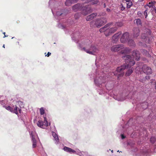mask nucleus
<instances>
[{
    "label": "nucleus",
    "mask_w": 156,
    "mask_h": 156,
    "mask_svg": "<svg viewBox=\"0 0 156 156\" xmlns=\"http://www.w3.org/2000/svg\"><path fill=\"white\" fill-rule=\"evenodd\" d=\"M81 152L82 151H81L80 150H77L76 151H75V152H74V153H75L76 154H77L80 156V155H81Z\"/></svg>",
    "instance_id": "37998d69"
},
{
    "label": "nucleus",
    "mask_w": 156,
    "mask_h": 156,
    "mask_svg": "<svg viewBox=\"0 0 156 156\" xmlns=\"http://www.w3.org/2000/svg\"><path fill=\"white\" fill-rule=\"evenodd\" d=\"M121 138L122 139H123L126 138V136L124 135L123 134H121Z\"/></svg>",
    "instance_id": "de8ad7c7"
},
{
    "label": "nucleus",
    "mask_w": 156,
    "mask_h": 156,
    "mask_svg": "<svg viewBox=\"0 0 156 156\" xmlns=\"http://www.w3.org/2000/svg\"><path fill=\"white\" fill-rule=\"evenodd\" d=\"M126 1V2H131V0H125Z\"/></svg>",
    "instance_id": "6e6d98bb"
},
{
    "label": "nucleus",
    "mask_w": 156,
    "mask_h": 156,
    "mask_svg": "<svg viewBox=\"0 0 156 156\" xmlns=\"http://www.w3.org/2000/svg\"><path fill=\"white\" fill-rule=\"evenodd\" d=\"M21 120L23 121V122L24 123H25V122H24V119H23V118H22L21 119Z\"/></svg>",
    "instance_id": "bf43d9fd"
},
{
    "label": "nucleus",
    "mask_w": 156,
    "mask_h": 156,
    "mask_svg": "<svg viewBox=\"0 0 156 156\" xmlns=\"http://www.w3.org/2000/svg\"><path fill=\"white\" fill-rule=\"evenodd\" d=\"M150 150L149 149H144L142 152L143 156H149Z\"/></svg>",
    "instance_id": "bb28decb"
},
{
    "label": "nucleus",
    "mask_w": 156,
    "mask_h": 156,
    "mask_svg": "<svg viewBox=\"0 0 156 156\" xmlns=\"http://www.w3.org/2000/svg\"><path fill=\"white\" fill-rule=\"evenodd\" d=\"M128 44L130 46L134 47L135 46L136 44L134 41L132 39H129L127 41Z\"/></svg>",
    "instance_id": "c756f323"
},
{
    "label": "nucleus",
    "mask_w": 156,
    "mask_h": 156,
    "mask_svg": "<svg viewBox=\"0 0 156 156\" xmlns=\"http://www.w3.org/2000/svg\"><path fill=\"white\" fill-rule=\"evenodd\" d=\"M103 7L104 8H105L106 7V5L105 3H104L103 4Z\"/></svg>",
    "instance_id": "4d7b16f0"
},
{
    "label": "nucleus",
    "mask_w": 156,
    "mask_h": 156,
    "mask_svg": "<svg viewBox=\"0 0 156 156\" xmlns=\"http://www.w3.org/2000/svg\"><path fill=\"white\" fill-rule=\"evenodd\" d=\"M133 36L134 38H136L140 35V30L138 27H134L133 29Z\"/></svg>",
    "instance_id": "6ab92c4d"
},
{
    "label": "nucleus",
    "mask_w": 156,
    "mask_h": 156,
    "mask_svg": "<svg viewBox=\"0 0 156 156\" xmlns=\"http://www.w3.org/2000/svg\"><path fill=\"white\" fill-rule=\"evenodd\" d=\"M80 156H88V153L86 151H82Z\"/></svg>",
    "instance_id": "a19ab883"
},
{
    "label": "nucleus",
    "mask_w": 156,
    "mask_h": 156,
    "mask_svg": "<svg viewBox=\"0 0 156 156\" xmlns=\"http://www.w3.org/2000/svg\"><path fill=\"white\" fill-rule=\"evenodd\" d=\"M109 26V24H107L104 27L101 28L99 30L100 32H103L106 31H108V30L110 27Z\"/></svg>",
    "instance_id": "cd10ccee"
},
{
    "label": "nucleus",
    "mask_w": 156,
    "mask_h": 156,
    "mask_svg": "<svg viewBox=\"0 0 156 156\" xmlns=\"http://www.w3.org/2000/svg\"><path fill=\"white\" fill-rule=\"evenodd\" d=\"M147 5H145V8H146V10H147H147H148V8H147Z\"/></svg>",
    "instance_id": "052dcab7"
},
{
    "label": "nucleus",
    "mask_w": 156,
    "mask_h": 156,
    "mask_svg": "<svg viewBox=\"0 0 156 156\" xmlns=\"http://www.w3.org/2000/svg\"><path fill=\"white\" fill-rule=\"evenodd\" d=\"M137 15L138 17H140L141 19L144 18V15H143V12L141 11H139L137 12Z\"/></svg>",
    "instance_id": "f704fd0d"
},
{
    "label": "nucleus",
    "mask_w": 156,
    "mask_h": 156,
    "mask_svg": "<svg viewBox=\"0 0 156 156\" xmlns=\"http://www.w3.org/2000/svg\"><path fill=\"white\" fill-rule=\"evenodd\" d=\"M15 106H16L17 107V112L19 111L20 113H21V108H23L24 106L23 103L20 101L17 102Z\"/></svg>",
    "instance_id": "dca6fc26"
},
{
    "label": "nucleus",
    "mask_w": 156,
    "mask_h": 156,
    "mask_svg": "<svg viewBox=\"0 0 156 156\" xmlns=\"http://www.w3.org/2000/svg\"><path fill=\"white\" fill-rule=\"evenodd\" d=\"M116 25L118 26L119 27H121L122 25V23L121 22L117 23H116Z\"/></svg>",
    "instance_id": "49530a36"
},
{
    "label": "nucleus",
    "mask_w": 156,
    "mask_h": 156,
    "mask_svg": "<svg viewBox=\"0 0 156 156\" xmlns=\"http://www.w3.org/2000/svg\"><path fill=\"white\" fill-rule=\"evenodd\" d=\"M44 121L39 120L37 123V125L39 127L42 129H46L47 127L50 125V123H48L46 115H44Z\"/></svg>",
    "instance_id": "1a4fd4ad"
},
{
    "label": "nucleus",
    "mask_w": 156,
    "mask_h": 156,
    "mask_svg": "<svg viewBox=\"0 0 156 156\" xmlns=\"http://www.w3.org/2000/svg\"><path fill=\"white\" fill-rule=\"evenodd\" d=\"M104 55L103 54L101 55L98 58H97L95 61V64L96 66H97V63L101 62V60L104 59Z\"/></svg>",
    "instance_id": "c85d7f7f"
},
{
    "label": "nucleus",
    "mask_w": 156,
    "mask_h": 156,
    "mask_svg": "<svg viewBox=\"0 0 156 156\" xmlns=\"http://www.w3.org/2000/svg\"><path fill=\"white\" fill-rule=\"evenodd\" d=\"M89 76H90V79H92L94 78L95 76H96V73L95 74L94 72H92L89 74Z\"/></svg>",
    "instance_id": "4c0bfd02"
},
{
    "label": "nucleus",
    "mask_w": 156,
    "mask_h": 156,
    "mask_svg": "<svg viewBox=\"0 0 156 156\" xmlns=\"http://www.w3.org/2000/svg\"><path fill=\"white\" fill-rule=\"evenodd\" d=\"M63 150L69 153L70 154L74 153L75 152V151L72 148L64 146Z\"/></svg>",
    "instance_id": "393cba45"
},
{
    "label": "nucleus",
    "mask_w": 156,
    "mask_h": 156,
    "mask_svg": "<svg viewBox=\"0 0 156 156\" xmlns=\"http://www.w3.org/2000/svg\"><path fill=\"white\" fill-rule=\"evenodd\" d=\"M141 117H138L136 119L135 118L130 119L128 122L122 128L125 132L126 131L129 134H131V136L133 138L137 135L141 136L142 135L140 132L142 130L140 128V125L139 122H137Z\"/></svg>",
    "instance_id": "7ed1b4c3"
},
{
    "label": "nucleus",
    "mask_w": 156,
    "mask_h": 156,
    "mask_svg": "<svg viewBox=\"0 0 156 156\" xmlns=\"http://www.w3.org/2000/svg\"><path fill=\"white\" fill-rule=\"evenodd\" d=\"M40 113L41 115H44L45 112V108L43 107H42L40 109Z\"/></svg>",
    "instance_id": "e433bc0d"
},
{
    "label": "nucleus",
    "mask_w": 156,
    "mask_h": 156,
    "mask_svg": "<svg viewBox=\"0 0 156 156\" xmlns=\"http://www.w3.org/2000/svg\"><path fill=\"white\" fill-rule=\"evenodd\" d=\"M111 151L112 153H113V150H112Z\"/></svg>",
    "instance_id": "69168bd1"
},
{
    "label": "nucleus",
    "mask_w": 156,
    "mask_h": 156,
    "mask_svg": "<svg viewBox=\"0 0 156 156\" xmlns=\"http://www.w3.org/2000/svg\"><path fill=\"white\" fill-rule=\"evenodd\" d=\"M145 78H146V79L147 80H149L150 79V76H146L145 77Z\"/></svg>",
    "instance_id": "8fccbe9b"
},
{
    "label": "nucleus",
    "mask_w": 156,
    "mask_h": 156,
    "mask_svg": "<svg viewBox=\"0 0 156 156\" xmlns=\"http://www.w3.org/2000/svg\"><path fill=\"white\" fill-rule=\"evenodd\" d=\"M63 2L61 1L50 0L49 2V7L53 15L59 20L68 13L66 10L63 9Z\"/></svg>",
    "instance_id": "20e7f679"
},
{
    "label": "nucleus",
    "mask_w": 156,
    "mask_h": 156,
    "mask_svg": "<svg viewBox=\"0 0 156 156\" xmlns=\"http://www.w3.org/2000/svg\"><path fill=\"white\" fill-rule=\"evenodd\" d=\"M141 52L144 55H147V56L149 55L148 54V51H147L146 50H145V49H141Z\"/></svg>",
    "instance_id": "58836bf2"
},
{
    "label": "nucleus",
    "mask_w": 156,
    "mask_h": 156,
    "mask_svg": "<svg viewBox=\"0 0 156 156\" xmlns=\"http://www.w3.org/2000/svg\"><path fill=\"white\" fill-rule=\"evenodd\" d=\"M122 58L125 60V63L120 66L118 67L116 71L114 72L108 73V78L112 77L113 79H114L115 78V76H116L118 79L120 77L124 75V73L123 72L124 70L128 68L129 69L126 73V75L129 76L132 73L133 71V69L131 67L135 64V61L130 55H123Z\"/></svg>",
    "instance_id": "f03ea898"
},
{
    "label": "nucleus",
    "mask_w": 156,
    "mask_h": 156,
    "mask_svg": "<svg viewBox=\"0 0 156 156\" xmlns=\"http://www.w3.org/2000/svg\"><path fill=\"white\" fill-rule=\"evenodd\" d=\"M51 54V53H50V52H48L47 53V54L45 55V56H46L48 57Z\"/></svg>",
    "instance_id": "09e8293b"
},
{
    "label": "nucleus",
    "mask_w": 156,
    "mask_h": 156,
    "mask_svg": "<svg viewBox=\"0 0 156 156\" xmlns=\"http://www.w3.org/2000/svg\"><path fill=\"white\" fill-rule=\"evenodd\" d=\"M126 7L127 8H129L131 7V6L133 5L132 2H128L126 3Z\"/></svg>",
    "instance_id": "ea45409f"
},
{
    "label": "nucleus",
    "mask_w": 156,
    "mask_h": 156,
    "mask_svg": "<svg viewBox=\"0 0 156 156\" xmlns=\"http://www.w3.org/2000/svg\"><path fill=\"white\" fill-rule=\"evenodd\" d=\"M132 55L136 60L139 61L140 58V54L139 52L136 50L133 51Z\"/></svg>",
    "instance_id": "2eb2a0df"
},
{
    "label": "nucleus",
    "mask_w": 156,
    "mask_h": 156,
    "mask_svg": "<svg viewBox=\"0 0 156 156\" xmlns=\"http://www.w3.org/2000/svg\"><path fill=\"white\" fill-rule=\"evenodd\" d=\"M125 8L124 7L122 4H121L120 5V9L121 11H124L125 9Z\"/></svg>",
    "instance_id": "a18cd8bd"
},
{
    "label": "nucleus",
    "mask_w": 156,
    "mask_h": 156,
    "mask_svg": "<svg viewBox=\"0 0 156 156\" xmlns=\"http://www.w3.org/2000/svg\"><path fill=\"white\" fill-rule=\"evenodd\" d=\"M155 89L156 90V82H155Z\"/></svg>",
    "instance_id": "0e129e2a"
},
{
    "label": "nucleus",
    "mask_w": 156,
    "mask_h": 156,
    "mask_svg": "<svg viewBox=\"0 0 156 156\" xmlns=\"http://www.w3.org/2000/svg\"><path fill=\"white\" fill-rule=\"evenodd\" d=\"M77 0H66L65 2V4L66 6H69L72 3H74Z\"/></svg>",
    "instance_id": "2f4dec72"
},
{
    "label": "nucleus",
    "mask_w": 156,
    "mask_h": 156,
    "mask_svg": "<svg viewBox=\"0 0 156 156\" xmlns=\"http://www.w3.org/2000/svg\"><path fill=\"white\" fill-rule=\"evenodd\" d=\"M4 98L3 96H0V103L3 106V107L10 112L18 115L17 106H11L6 105L7 101L3 99Z\"/></svg>",
    "instance_id": "0eeeda50"
},
{
    "label": "nucleus",
    "mask_w": 156,
    "mask_h": 156,
    "mask_svg": "<svg viewBox=\"0 0 156 156\" xmlns=\"http://www.w3.org/2000/svg\"><path fill=\"white\" fill-rule=\"evenodd\" d=\"M117 152H122V151H119V150H118L117 151Z\"/></svg>",
    "instance_id": "774afa93"
},
{
    "label": "nucleus",
    "mask_w": 156,
    "mask_h": 156,
    "mask_svg": "<svg viewBox=\"0 0 156 156\" xmlns=\"http://www.w3.org/2000/svg\"><path fill=\"white\" fill-rule=\"evenodd\" d=\"M117 30V28L116 27H112L109 29H108V33L106 34V33H105V36H107L109 35L110 34L114 33Z\"/></svg>",
    "instance_id": "a878e982"
},
{
    "label": "nucleus",
    "mask_w": 156,
    "mask_h": 156,
    "mask_svg": "<svg viewBox=\"0 0 156 156\" xmlns=\"http://www.w3.org/2000/svg\"><path fill=\"white\" fill-rule=\"evenodd\" d=\"M152 11H154L156 13V8H154L152 10Z\"/></svg>",
    "instance_id": "603ef678"
},
{
    "label": "nucleus",
    "mask_w": 156,
    "mask_h": 156,
    "mask_svg": "<svg viewBox=\"0 0 156 156\" xmlns=\"http://www.w3.org/2000/svg\"><path fill=\"white\" fill-rule=\"evenodd\" d=\"M30 136L31 137L32 140V147L33 148H35L37 146V140L35 138L34 136L31 133Z\"/></svg>",
    "instance_id": "412c9836"
},
{
    "label": "nucleus",
    "mask_w": 156,
    "mask_h": 156,
    "mask_svg": "<svg viewBox=\"0 0 156 156\" xmlns=\"http://www.w3.org/2000/svg\"><path fill=\"white\" fill-rule=\"evenodd\" d=\"M135 21H136V23L138 26H142V23L141 20L140 19L138 18L136 19L135 20Z\"/></svg>",
    "instance_id": "72a5a7b5"
},
{
    "label": "nucleus",
    "mask_w": 156,
    "mask_h": 156,
    "mask_svg": "<svg viewBox=\"0 0 156 156\" xmlns=\"http://www.w3.org/2000/svg\"><path fill=\"white\" fill-rule=\"evenodd\" d=\"M3 34H4V37H3V38H4V37H7V36H8V35H7V36H6V35H5V32H3Z\"/></svg>",
    "instance_id": "5fc2aeb1"
},
{
    "label": "nucleus",
    "mask_w": 156,
    "mask_h": 156,
    "mask_svg": "<svg viewBox=\"0 0 156 156\" xmlns=\"http://www.w3.org/2000/svg\"><path fill=\"white\" fill-rule=\"evenodd\" d=\"M150 35V31L149 30L147 29L145 30L144 33L142 34L141 36V38L144 39H147L148 38V36Z\"/></svg>",
    "instance_id": "a211bd4d"
},
{
    "label": "nucleus",
    "mask_w": 156,
    "mask_h": 156,
    "mask_svg": "<svg viewBox=\"0 0 156 156\" xmlns=\"http://www.w3.org/2000/svg\"><path fill=\"white\" fill-rule=\"evenodd\" d=\"M105 15V13H103V14H102V15H100V14H99V15H100V16H101V15H102V16H103V15Z\"/></svg>",
    "instance_id": "680f3d73"
},
{
    "label": "nucleus",
    "mask_w": 156,
    "mask_h": 156,
    "mask_svg": "<svg viewBox=\"0 0 156 156\" xmlns=\"http://www.w3.org/2000/svg\"><path fill=\"white\" fill-rule=\"evenodd\" d=\"M79 31H75L71 35L72 40L78 44L79 49L87 53L95 55L99 51V48L96 43L91 44L88 39H85L81 37Z\"/></svg>",
    "instance_id": "f257e3e1"
},
{
    "label": "nucleus",
    "mask_w": 156,
    "mask_h": 156,
    "mask_svg": "<svg viewBox=\"0 0 156 156\" xmlns=\"http://www.w3.org/2000/svg\"><path fill=\"white\" fill-rule=\"evenodd\" d=\"M121 34V32H119L114 34L112 37V41L114 43L116 42L118 40L119 37V35Z\"/></svg>",
    "instance_id": "aec40b11"
},
{
    "label": "nucleus",
    "mask_w": 156,
    "mask_h": 156,
    "mask_svg": "<svg viewBox=\"0 0 156 156\" xmlns=\"http://www.w3.org/2000/svg\"><path fill=\"white\" fill-rule=\"evenodd\" d=\"M127 95V94L120 93L117 95H114L113 97L114 99L118 101H122L126 99Z\"/></svg>",
    "instance_id": "9d476101"
},
{
    "label": "nucleus",
    "mask_w": 156,
    "mask_h": 156,
    "mask_svg": "<svg viewBox=\"0 0 156 156\" xmlns=\"http://www.w3.org/2000/svg\"><path fill=\"white\" fill-rule=\"evenodd\" d=\"M129 34L128 32L124 33L120 38V41L122 43H124L126 42L129 39Z\"/></svg>",
    "instance_id": "ddd939ff"
},
{
    "label": "nucleus",
    "mask_w": 156,
    "mask_h": 156,
    "mask_svg": "<svg viewBox=\"0 0 156 156\" xmlns=\"http://www.w3.org/2000/svg\"><path fill=\"white\" fill-rule=\"evenodd\" d=\"M123 48L122 44H118L114 45L111 48V51H112L116 52L119 51Z\"/></svg>",
    "instance_id": "4468645a"
},
{
    "label": "nucleus",
    "mask_w": 156,
    "mask_h": 156,
    "mask_svg": "<svg viewBox=\"0 0 156 156\" xmlns=\"http://www.w3.org/2000/svg\"><path fill=\"white\" fill-rule=\"evenodd\" d=\"M134 103H135V104H136L137 107H138L141 106V108L144 109H146L147 108L148 106V104L147 102H144L143 103L139 104H138L137 102H135L134 101V102H133V104Z\"/></svg>",
    "instance_id": "f3484780"
},
{
    "label": "nucleus",
    "mask_w": 156,
    "mask_h": 156,
    "mask_svg": "<svg viewBox=\"0 0 156 156\" xmlns=\"http://www.w3.org/2000/svg\"><path fill=\"white\" fill-rule=\"evenodd\" d=\"M145 41L146 43H149L150 42V39H148V41Z\"/></svg>",
    "instance_id": "3c124183"
},
{
    "label": "nucleus",
    "mask_w": 156,
    "mask_h": 156,
    "mask_svg": "<svg viewBox=\"0 0 156 156\" xmlns=\"http://www.w3.org/2000/svg\"><path fill=\"white\" fill-rule=\"evenodd\" d=\"M102 73H99L98 70H96V77L94 78V83L95 85L98 87V92L100 95L104 94L107 91H106L105 80L106 76L105 73L102 71Z\"/></svg>",
    "instance_id": "39448f33"
},
{
    "label": "nucleus",
    "mask_w": 156,
    "mask_h": 156,
    "mask_svg": "<svg viewBox=\"0 0 156 156\" xmlns=\"http://www.w3.org/2000/svg\"><path fill=\"white\" fill-rule=\"evenodd\" d=\"M156 2L155 1L151 2L147 4L146 5L149 8H152L153 9L155 7L154 6V5L156 4Z\"/></svg>",
    "instance_id": "473e14b6"
},
{
    "label": "nucleus",
    "mask_w": 156,
    "mask_h": 156,
    "mask_svg": "<svg viewBox=\"0 0 156 156\" xmlns=\"http://www.w3.org/2000/svg\"><path fill=\"white\" fill-rule=\"evenodd\" d=\"M110 150H110V149H109V150H108L107 151L108 152L109 151H110Z\"/></svg>",
    "instance_id": "e2e57ef3"
},
{
    "label": "nucleus",
    "mask_w": 156,
    "mask_h": 156,
    "mask_svg": "<svg viewBox=\"0 0 156 156\" xmlns=\"http://www.w3.org/2000/svg\"><path fill=\"white\" fill-rule=\"evenodd\" d=\"M52 134L54 138V141L55 143L57 145L59 143V139L58 137V136L57 134L54 132H52Z\"/></svg>",
    "instance_id": "5701e85b"
},
{
    "label": "nucleus",
    "mask_w": 156,
    "mask_h": 156,
    "mask_svg": "<svg viewBox=\"0 0 156 156\" xmlns=\"http://www.w3.org/2000/svg\"><path fill=\"white\" fill-rule=\"evenodd\" d=\"M150 142L152 144H156V137L152 136L150 139Z\"/></svg>",
    "instance_id": "c9c22d12"
},
{
    "label": "nucleus",
    "mask_w": 156,
    "mask_h": 156,
    "mask_svg": "<svg viewBox=\"0 0 156 156\" xmlns=\"http://www.w3.org/2000/svg\"><path fill=\"white\" fill-rule=\"evenodd\" d=\"M97 15V14L96 13H93L91 14L86 17V20L87 21H89L92 20L95 16H96Z\"/></svg>",
    "instance_id": "b1692460"
},
{
    "label": "nucleus",
    "mask_w": 156,
    "mask_h": 156,
    "mask_svg": "<svg viewBox=\"0 0 156 156\" xmlns=\"http://www.w3.org/2000/svg\"><path fill=\"white\" fill-rule=\"evenodd\" d=\"M92 2L91 3L92 5H97L99 2V0H86V3H89Z\"/></svg>",
    "instance_id": "7c9ffc66"
},
{
    "label": "nucleus",
    "mask_w": 156,
    "mask_h": 156,
    "mask_svg": "<svg viewBox=\"0 0 156 156\" xmlns=\"http://www.w3.org/2000/svg\"><path fill=\"white\" fill-rule=\"evenodd\" d=\"M80 16V14L79 13H76L75 14V15L74 16V17L75 19L77 20L79 18Z\"/></svg>",
    "instance_id": "79ce46f5"
},
{
    "label": "nucleus",
    "mask_w": 156,
    "mask_h": 156,
    "mask_svg": "<svg viewBox=\"0 0 156 156\" xmlns=\"http://www.w3.org/2000/svg\"><path fill=\"white\" fill-rule=\"evenodd\" d=\"M3 47V48H5V45H4H4H3V47Z\"/></svg>",
    "instance_id": "338daca9"
},
{
    "label": "nucleus",
    "mask_w": 156,
    "mask_h": 156,
    "mask_svg": "<svg viewBox=\"0 0 156 156\" xmlns=\"http://www.w3.org/2000/svg\"><path fill=\"white\" fill-rule=\"evenodd\" d=\"M144 0H138V1L140 2H143Z\"/></svg>",
    "instance_id": "13d9d810"
},
{
    "label": "nucleus",
    "mask_w": 156,
    "mask_h": 156,
    "mask_svg": "<svg viewBox=\"0 0 156 156\" xmlns=\"http://www.w3.org/2000/svg\"><path fill=\"white\" fill-rule=\"evenodd\" d=\"M106 11L107 12H109L111 11V10L108 8H107L106 9Z\"/></svg>",
    "instance_id": "864d4df0"
},
{
    "label": "nucleus",
    "mask_w": 156,
    "mask_h": 156,
    "mask_svg": "<svg viewBox=\"0 0 156 156\" xmlns=\"http://www.w3.org/2000/svg\"><path fill=\"white\" fill-rule=\"evenodd\" d=\"M143 15H144V17L145 16V18H147V10H145L143 12Z\"/></svg>",
    "instance_id": "c03bdc74"
},
{
    "label": "nucleus",
    "mask_w": 156,
    "mask_h": 156,
    "mask_svg": "<svg viewBox=\"0 0 156 156\" xmlns=\"http://www.w3.org/2000/svg\"><path fill=\"white\" fill-rule=\"evenodd\" d=\"M72 8L75 12L81 11L82 14L86 15L92 12V9L89 5H84L83 4L77 3L73 5Z\"/></svg>",
    "instance_id": "423d86ee"
},
{
    "label": "nucleus",
    "mask_w": 156,
    "mask_h": 156,
    "mask_svg": "<svg viewBox=\"0 0 156 156\" xmlns=\"http://www.w3.org/2000/svg\"><path fill=\"white\" fill-rule=\"evenodd\" d=\"M142 71L147 75L151 74L152 73L151 68L146 65H144L142 67Z\"/></svg>",
    "instance_id": "f8f14e48"
},
{
    "label": "nucleus",
    "mask_w": 156,
    "mask_h": 156,
    "mask_svg": "<svg viewBox=\"0 0 156 156\" xmlns=\"http://www.w3.org/2000/svg\"><path fill=\"white\" fill-rule=\"evenodd\" d=\"M106 21V19L104 18L97 19L95 22V26L97 27H100L102 25L105 23Z\"/></svg>",
    "instance_id": "9b49d317"
},
{
    "label": "nucleus",
    "mask_w": 156,
    "mask_h": 156,
    "mask_svg": "<svg viewBox=\"0 0 156 156\" xmlns=\"http://www.w3.org/2000/svg\"><path fill=\"white\" fill-rule=\"evenodd\" d=\"M122 50L121 51V53L122 54H128L129 53L131 50L129 48L127 47H124L123 46V48H122Z\"/></svg>",
    "instance_id": "4be33fe9"
},
{
    "label": "nucleus",
    "mask_w": 156,
    "mask_h": 156,
    "mask_svg": "<svg viewBox=\"0 0 156 156\" xmlns=\"http://www.w3.org/2000/svg\"><path fill=\"white\" fill-rule=\"evenodd\" d=\"M64 21L62 23H59L58 26L59 28L64 30L65 33L67 34L69 31L67 28L72 25L74 23V21L71 19H68L66 21Z\"/></svg>",
    "instance_id": "6e6552de"
}]
</instances>
